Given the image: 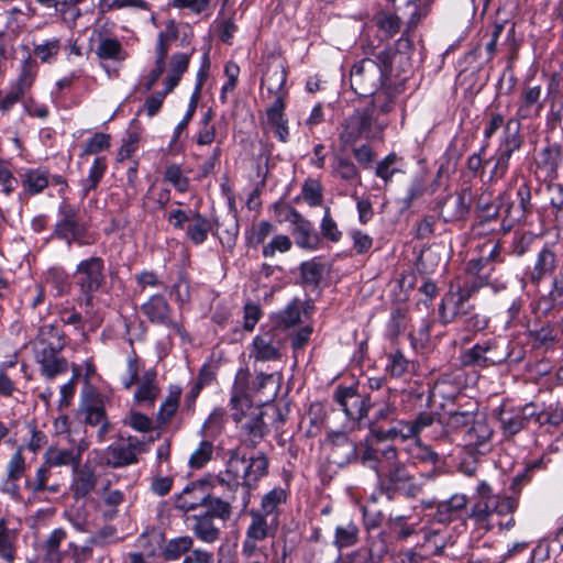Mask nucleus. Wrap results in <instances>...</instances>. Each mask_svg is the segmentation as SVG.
I'll use <instances>...</instances> for the list:
<instances>
[{"label":"nucleus","instance_id":"obj_61","mask_svg":"<svg viewBox=\"0 0 563 563\" xmlns=\"http://www.w3.org/2000/svg\"><path fill=\"white\" fill-rule=\"evenodd\" d=\"M399 157L391 153L387 155L383 161L377 164L376 167V176L382 178L385 181H389L393 176L399 172V168L396 167Z\"/></svg>","mask_w":563,"mask_h":563},{"label":"nucleus","instance_id":"obj_16","mask_svg":"<svg viewBox=\"0 0 563 563\" xmlns=\"http://www.w3.org/2000/svg\"><path fill=\"white\" fill-rule=\"evenodd\" d=\"M334 399L341 406L346 417L352 420H362L371 408L369 398L362 397L353 387L336 388Z\"/></svg>","mask_w":563,"mask_h":563},{"label":"nucleus","instance_id":"obj_1","mask_svg":"<svg viewBox=\"0 0 563 563\" xmlns=\"http://www.w3.org/2000/svg\"><path fill=\"white\" fill-rule=\"evenodd\" d=\"M65 342L60 331L54 325H43L38 330L34 354L40 364L41 374L47 379H53L68 369L67 361L59 356Z\"/></svg>","mask_w":563,"mask_h":563},{"label":"nucleus","instance_id":"obj_12","mask_svg":"<svg viewBox=\"0 0 563 563\" xmlns=\"http://www.w3.org/2000/svg\"><path fill=\"white\" fill-rule=\"evenodd\" d=\"M144 451L143 441L136 437H128L109 445L104 456L109 466L118 468L137 463V456Z\"/></svg>","mask_w":563,"mask_h":563},{"label":"nucleus","instance_id":"obj_15","mask_svg":"<svg viewBox=\"0 0 563 563\" xmlns=\"http://www.w3.org/2000/svg\"><path fill=\"white\" fill-rule=\"evenodd\" d=\"M79 411L84 416L87 424L92 427L100 426L98 437L102 440L110 429V423L106 417L103 400L93 390L84 391Z\"/></svg>","mask_w":563,"mask_h":563},{"label":"nucleus","instance_id":"obj_36","mask_svg":"<svg viewBox=\"0 0 563 563\" xmlns=\"http://www.w3.org/2000/svg\"><path fill=\"white\" fill-rule=\"evenodd\" d=\"M537 163L549 177L554 178L562 163L561 147L556 144L547 146L539 153Z\"/></svg>","mask_w":563,"mask_h":563},{"label":"nucleus","instance_id":"obj_4","mask_svg":"<svg viewBox=\"0 0 563 563\" xmlns=\"http://www.w3.org/2000/svg\"><path fill=\"white\" fill-rule=\"evenodd\" d=\"M520 126L517 120L506 123L498 148L485 161V167H489L487 181L496 183L506 175L511 155L522 145Z\"/></svg>","mask_w":563,"mask_h":563},{"label":"nucleus","instance_id":"obj_52","mask_svg":"<svg viewBox=\"0 0 563 563\" xmlns=\"http://www.w3.org/2000/svg\"><path fill=\"white\" fill-rule=\"evenodd\" d=\"M207 507L203 514H210L211 518H220L227 520L231 516V505L229 501L222 500L219 497L207 494L206 503L202 505Z\"/></svg>","mask_w":563,"mask_h":563},{"label":"nucleus","instance_id":"obj_32","mask_svg":"<svg viewBox=\"0 0 563 563\" xmlns=\"http://www.w3.org/2000/svg\"><path fill=\"white\" fill-rule=\"evenodd\" d=\"M49 185V173L43 168L27 169L22 178V186L26 194L38 195Z\"/></svg>","mask_w":563,"mask_h":563},{"label":"nucleus","instance_id":"obj_42","mask_svg":"<svg viewBox=\"0 0 563 563\" xmlns=\"http://www.w3.org/2000/svg\"><path fill=\"white\" fill-rule=\"evenodd\" d=\"M286 492L283 488H274L262 498L261 512L278 519V506L286 501Z\"/></svg>","mask_w":563,"mask_h":563},{"label":"nucleus","instance_id":"obj_37","mask_svg":"<svg viewBox=\"0 0 563 563\" xmlns=\"http://www.w3.org/2000/svg\"><path fill=\"white\" fill-rule=\"evenodd\" d=\"M506 31L504 36V44H507L510 48L514 47V33L515 26L514 23H508V21H504L500 23H495L493 26V31L490 34V40L486 43L485 49L487 52V58L490 59L496 53L498 40L501 37L503 33Z\"/></svg>","mask_w":563,"mask_h":563},{"label":"nucleus","instance_id":"obj_54","mask_svg":"<svg viewBox=\"0 0 563 563\" xmlns=\"http://www.w3.org/2000/svg\"><path fill=\"white\" fill-rule=\"evenodd\" d=\"M374 21L387 38L394 36L400 30V20L393 13L379 12L375 15Z\"/></svg>","mask_w":563,"mask_h":563},{"label":"nucleus","instance_id":"obj_38","mask_svg":"<svg viewBox=\"0 0 563 563\" xmlns=\"http://www.w3.org/2000/svg\"><path fill=\"white\" fill-rule=\"evenodd\" d=\"M301 321V301L297 298L292 299L282 311L275 317V325L280 329H289Z\"/></svg>","mask_w":563,"mask_h":563},{"label":"nucleus","instance_id":"obj_39","mask_svg":"<svg viewBox=\"0 0 563 563\" xmlns=\"http://www.w3.org/2000/svg\"><path fill=\"white\" fill-rule=\"evenodd\" d=\"M203 78H205V73L202 70H199L198 80H197L195 90L190 97L188 109L186 111V114L183 115V120L175 128L174 135H173V142L178 141L180 134L187 129L189 121L191 120V118L195 114L197 103H198V100L200 97V91H201L202 84H203Z\"/></svg>","mask_w":563,"mask_h":563},{"label":"nucleus","instance_id":"obj_25","mask_svg":"<svg viewBox=\"0 0 563 563\" xmlns=\"http://www.w3.org/2000/svg\"><path fill=\"white\" fill-rule=\"evenodd\" d=\"M18 538L19 530L11 527L7 519H0V559L2 561L15 560Z\"/></svg>","mask_w":563,"mask_h":563},{"label":"nucleus","instance_id":"obj_51","mask_svg":"<svg viewBox=\"0 0 563 563\" xmlns=\"http://www.w3.org/2000/svg\"><path fill=\"white\" fill-rule=\"evenodd\" d=\"M429 192L426 180L422 177H415L408 189L407 194L402 199V209H409L417 200H419L424 194ZM433 189L430 190V194Z\"/></svg>","mask_w":563,"mask_h":563},{"label":"nucleus","instance_id":"obj_29","mask_svg":"<svg viewBox=\"0 0 563 563\" xmlns=\"http://www.w3.org/2000/svg\"><path fill=\"white\" fill-rule=\"evenodd\" d=\"M62 49L60 38L58 37H49L44 38L38 42H33V51L32 54L34 56V60L38 59L43 64H52L56 62ZM32 59L33 57L30 56Z\"/></svg>","mask_w":563,"mask_h":563},{"label":"nucleus","instance_id":"obj_18","mask_svg":"<svg viewBox=\"0 0 563 563\" xmlns=\"http://www.w3.org/2000/svg\"><path fill=\"white\" fill-rule=\"evenodd\" d=\"M282 345V339L275 331L260 333L253 339L251 356L258 362L279 360Z\"/></svg>","mask_w":563,"mask_h":563},{"label":"nucleus","instance_id":"obj_46","mask_svg":"<svg viewBox=\"0 0 563 563\" xmlns=\"http://www.w3.org/2000/svg\"><path fill=\"white\" fill-rule=\"evenodd\" d=\"M65 538L66 532L63 529H55L44 542L45 558L49 563H59L62 561L58 548Z\"/></svg>","mask_w":563,"mask_h":563},{"label":"nucleus","instance_id":"obj_56","mask_svg":"<svg viewBox=\"0 0 563 563\" xmlns=\"http://www.w3.org/2000/svg\"><path fill=\"white\" fill-rule=\"evenodd\" d=\"M46 280L56 290L57 296L66 295L70 290L68 275L60 268H51L47 272Z\"/></svg>","mask_w":563,"mask_h":563},{"label":"nucleus","instance_id":"obj_13","mask_svg":"<svg viewBox=\"0 0 563 563\" xmlns=\"http://www.w3.org/2000/svg\"><path fill=\"white\" fill-rule=\"evenodd\" d=\"M396 9L400 10L405 7L408 12V29L396 42V51L400 54H407L412 49V40L410 37V30L415 29L420 20L428 14L431 0H391Z\"/></svg>","mask_w":563,"mask_h":563},{"label":"nucleus","instance_id":"obj_63","mask_svg":"<svg viewBox=\"0 0 563 563\" xmlns=\"http://www.w3.org/2000/svg\"><path fill=\"white\" fill-rule=\"evenodd\" d=\"M291 247V241L287 235L279 234L264 245L262 254L264 257H273L277 252L285 253Z\"/></svg>","mask_w":563,"mask_h":563},{"label":"nucleus","instance_id":"obj_2","mask_svg":"<svg viewBox=\"0 0 563 563\" xmlns=\"http://www.w3.org/2000/svg\"><path fill=\"white\" fill-rule=\"evenodd\" d=\"M232 418L240 426L242 441L255 448L268 432L264 422L265 411L253 406L244 393H234L231 397Z\"/></svg>","mask_w":563,"mask_h":563},{"label":"nucleus","instance_id":"obj_57","mask_svg":"<svg viewBox=\"0 0 563 563\" xmlns=\"http://www.w3.org/2000/svg\"><path fill=\"white\" fill-rule=\"evenodd\" d=\"M322 265L316 260L301 263L300 272L302 283L316 287L322 277Z\"/></svg>","mask_w":563,"mask_h":563},{"label":"nucleus","instance_id":"obj_60","mask_svg":"<svg viewBox=\"0 0 563 563\" xmlns=\"http://www.w3.org/2000/svg\"><path fill=\"white\" fill-rule=\"evenodd\" d=\"M321 234L324 239L331 242H339L342 238V232L339 230L336 222L330 213V209L325 208L324 216L320 223Z\"/></svg>","mask_w":563,"mask_h":563},{"label":"nucleus","instance_id":"obj_20","mask_svg":"<svg viewBox=\"0 0 563 563\" xmlns=\"http://www.w3.org/2000/svg\"><path fill=\"white\" fill-rule=\"evenodd\" d=\"M493 429L486 420L481 419L472 423L464 434V444L471 454H485L490 450Z\"/></svg>","mask_w":563,"mask_h":563},{"label":"nucleus","instance_id":"obj_64","mask_svg":"<svg viewBox=\"0 0 563 563\" xmlns=\"http://www.w3.org/2000/svg\"><path fill=\"white\" fill-rule=\"evenodd\" d=\"M109 146L110 135L106 133H96L87 141L81 155H95L108 150Z\"/></svg>","mask_w":563,"mask_h":563},{"label":"nucleus","instance_id":"obj_22","mask_svg":"<svg viewBox=\"0 0 563 563\" xmlns=\"http://www.w3.org/2000/svg\"><path fill=\"white\" fill-rule=\"evenodd\" d=\"M501 361L503 357H497L495 355L494 347L490 342L475 344L461 355V362L464 366L488 367L490 365L498 364Z\"/></svg>","mask_w":563,"mask_h":563},{"label":"nucleus","instance_id":"obj_11","mask_svg":"<svg viewBox=\"0 0 563 563\" xmlns=\"http://www.w3.org/2000/svg\"><path fill=\"white\" fill-rule=\"evenodd\" d=\"M37 62L30 56L21 60L18 77L11 82L8 92L0 101V108L3 112L9 111L31 90L37 77Z\"/></svg>","mask_w":563,"mask_h":563},{"label":"nucleus","instance_id":"obj_3","mask_svg":"<svg viewBox=\"0 0 563 563\" xmlns=\"http://www.w3.org/2000/svg\"><path fill=\"white\" fill-rule=\"evenodd\" d=\"M378 95L371 107L355 110L343 124L340 139L345 144L355 143L358 140H379L387 123L376 115L375 103L380 101Z\"/></svg>","mask_w":563,"mask_h":563},{"label":"nucleus","instance_id":"obj_49","mask_svg":"<svg viewBox=\"0 0 563 563\" xmlns=\"http://www.w3.org/2000/svg\"><path fill=\"white\" fill-rule=\"evenodd\" d=\"M266 124L274 131L275 136L283 143L288 141L289 128L284 112H266Z\"/></svg>","mask_w":563,"mask_h":563},{"label":"nucleus","instance_id":"obj_47","mask_svg":"<svg viewBox=\"0 0 563 563\" xmlns=\"http://www.w3.org/2000/svg\"><path fill=\"white\" fill-rule=\"evenodd\" d=\"M46 460L49 465L63 466L77 464L80 460V451L52 448L46 452Z\"/></svg>","mask_w":563,"mask_h":563},{"label":"nucleus","instance_id":"obj_6","mask_svg":"<svg viewBox=\"0 0 563 563\" xmlns=\"http://www.w3.org/2000/svg\"><path fill=\"white\" fill-rule=\"evenodd\" d=\"M75 283L85 297L86 305H91L96 292L106 285V264L100 256H90L80 261L74 272Z\"/></svg>","mask_w":563,"mask_h":563},{"label":"nucleus","instance_id":"obj_23","mask_svg":"<svg viewBox=\"0 0 563 563\" xmlns=\"http://www.w3.org/2000/svg\"><path fill=\"white\" fill-rule=\"evenodd\" d=\"M540 98V86L526 88L520 96L516 118H511L510 120H517L518 123L520 124V120L538 117L543 108Z\"/></svg>","mask_w":563,"mask_h":563},{"label":"nucleus","instance_id":"obj_24","mask_svg":"<svg viewBox=\"0 0 563 563\" xmlns=\"http://www.w3.org/2000/svg\"><path fill=\"white\" fill-rule=\"evenodd\" d=\"M250 516L251 523L246 530V534H249L250 538L263 541L275 533L278 519L268 517L258 510H251Z\"/></svg>","mask_w":563,"mask_h":563},{"label":"nucleus","instance_id":"obj_48","mask_svg":"<svg viewBox=\"0 0 563 563\" xmlns=\"http://www.w3.org/2000/svg\"><path fill=\"white\" fill-rule=\"evenodd\" d=\"M163 178L179 192H186L189 189V178L177 164L168 165L165 168Z\"/></svg>","mask_w":563,"mask_h":563},{"label":"nucleus","instance_id":"obj_31","mask_svg":"<svg viewBox=\"0 0 563 563\" xmlns=\"http://www.w3.org/2000/svg\"><path fill=\"white\" fill-rule=\"evenodd\" d=\"M466 299H464L459 291L451 290L444 297L440 311L441 316L444 319V322H450L454 318L459 316H464L467 313V309L465 308Z\"/></svg>","mask_w":563,"mask_h":563},{"label":"nucleus","instance_id":"obj_19","mask_svg":"<svg viewBox=\"0 0 563 563\" xmlns=\"http://www.w3.org/2000/svg\"><path fill=\"white\" fill-rule=\"evenodd\" d=\"M470 190H463L452 195L439 202V213L445 222L459 221L466 218L471 205Z\"/></svg>","mask_w":563,"mask_h":563},{"label":"nucleus","instance_id":"obj_10","mask_svg":"<svg viewBox=\"0 0 563 563\" xmlns=\"http://www.w3.org/2000/svg\"><path fill=\"white\" fill-rule=\"evenodd\" d=\"M384 77L382 66L376 60L364 58L355 63L350 71L351 88L358 96H372L382 86Z\"/></svg>","mask_w":563,"mask_h":563},{"label":"nucleus","instance_id":"obj_26","mask_svg":"<svg viewBox=\"0 0 563 563\" xmlns=\"http://www.w3.org/2000/svg\"><path fill=\"white\" fill-rule=\"evenodd\" d=\"M189 520L192 521V531L202 542L213 543L219 539L220 530L214 526L210 514L194 515Z\"/></svg>","mask_w":563,"mask_h":563},{"label":"nucleus","instance_id":"obj_14","mask_svg":"<svg viewBox=\"0 0 563 563\" xmlns=\"http://www.w3.org/2000/svg\"><path fill=\"white\" fill-rule=\"evenodd\" d=\"M285 220L294 225L292 235L298 247L309 251H317L320 247L321 238L313 224L296 209L288 208Z\"/></svg>","mask_w":563,"mask_h":563},{"label":"nucleus","instance_id":"obj_45","mask_svg":"<svg viewBox=\"0 0 563 563\" xmlns=\"http://www.w3.org/2000/svg\"><path fill=\"white\" fill-rule=\"evenodd\" d=\"M213 455V443L210 440H201L198 446L191 453L188 465L192 470L203 467Z\"/></svg>","mask_w":563,"mask_h":563},{"label":"nucleus","instance_id":"obj_55","mask_svg":"<svg viewBox=\"0 0 563 563\" xmlns=\"http://www.w3.org/2000/svg\"><path fill=\"white\" fill-rule=\"evenodd\" d=\"M273 224L267 221H261L253 224L246 233V240L250 246L257 247L263 244L268 235L273 232Z\"/></svg>","mask_w":563,"mask_h":563},{"label":"nucleus","instance_id":"obj_50","mask_svg":"<svg viewBox=\"0 0 563 563\" xmlns=\"http://www.w3.org/2000/svg\"><path fill=\"white\" fill-rule=\"evenodd\" d=\"M95 485L96 477L93 472L88 467H84L76 475L74 493L77 497H85L93 489Z\"/></svg>","mask_w":563,"mask_h":563},{"label":"nucleus","instance_id":"obj_21","mask_svg":"<svg viewBox=\"0 0 563 563\" xmlns=\"http://www.w3.org/2000/svg\"><path fill=\"white\" fill-rule=\"evenodd\" d=\"M384 459V468H387L386 478L388 481V489L397 490L410 474L406 466L397 462V450L394 446H387L382 452Z\"/></svg>","mask_w":563,"mask_h":563},{"label":"nucleus","instance_id":"obj_34","mask_svg":"<svg viewBox=\"0 0 563 563\" xmlns=\"http://www.w3.org/2000/svg\"><path fill=\"white\" fill-rule=\"evenodd\" d=\"M101 60L123 62L128 54L121 43L114 37H101L95 51Z\"/></svg>","mask_w":563,"mask_h":563},{"label":"nucleus","instance_id":"obj_58","mask_svg":"<svg viewBox=\"0 0 563 563\" xmlns=\"http://www.w3.org/2000/svg\"><path fill=\"white\" fill-rule=\"evenodd\" d=\"M180 391L169 394L159 407L157 420L161 424H167L178 409Z\"/></svg>","mask_w":563,"mask_h":563},{"label":"nucleus","instance_id":"obj_40","mask_svg":"<svg viewBox=\"0 0 563 563\" xmlns=\"http://www.w3.org/2000/svg\"><path fill=\"white\" fill-rule=\"evenodd\" d=\"M107 170L104 157H96L89 169L88 176L81 180V198H86L91 190H95Z\"/></svg>","mask_w":563,"mask_h":563},{"label":"nucleus","instance_id":"obj_27","mask_svg":"<svg viewBox=\"0 0 563 563\" xmlns=\"http://www.w3.org/2000/svg\"><path fill=\"white\" fill-rule=\"evenodd\" d=\"M498 421L505 437H514L527 428L518 407L501 406L498 412Z\"/></svg>","mask_w":563,"mask_h":563},{"label":"nucleus","instance_id":"obj_30","mask_svg":"<svg viewBox=\"0 0 563 563\" xmlns=\"http://www.w3.org/2000/svg\"><path fill=\"white\" fill-rule=\"evenodd\" d=\"M555 267L556 256L554 252L550 247L544 246L538 253L534 266L530 273V280L536 285L539 284L543 277L553 273Z\"/></svg>","mask_w":563,"mask_h":563},{"label":"nucleus","instance_id":"obj_53","mask_svg":"<svg viewBox=\"0 0 563 563\" xmlns=\"http://www.w3.org/2000/svg\"><path fill=\"white\" fill-rule=\"evenodd\" d=\"M192 547L190 537H178L169 540L164 549V556L167 560H177Z\"/></svg>","mask_w":563,"mask_h":563},{"label":"nucleus","instance_id":"obj_8","mask_svg":"<svg viewBox=\"0 0 563 563\" xmlns=\"http://www.w3.org/2000/svg\"><path fill=\"white\" fill-rule=\"evenodd\" d=\"M60 219L56 222L54 234L67 242L68 245L76 243L79 246L89 245L93 240L87 234L86 225L79 220V209L63 202L59 206Z\"/></svg>","mask_w":563,"mask_h":563},{"label":"nucleus","instance_id":"obj_28","mask_svg":"<svg viewBox=\"0 0 563 563\" xmlns=\"http://www.w3.org/2000/svg\"><path fill=\"white\" fill-rule=\"evenodd\" d=\"M467 498L463 494H455L450 499L439 503L434 519L440 523H448L457 517L466 507Z\"/></svg>","mask_w":563,"mask_h":563},{"label":"nucleus","instance_id":"obj_62","mask_svg":"<svg viewBox=\"0 0 563 563\" xmlns=\"http://www.w3.org/2000/svg\"><path fill=\"white\" fill-rule=\"evenodd\" d=\"M302 197L309 206H320L322 202V187L320 183L312 179L307 180L302 186Z\"/></svg>","mask_w":563,"mask_h":563},{"label":"nucleus","instance_id":"obj_59","mask_svg":"<svg viewBox=\"0 0 563 563\" xmlns=\"http://www.w3.org/2000/svg\"><path fill=\"white\" fill-rule=\"evenodd\" d=\"M124 500V494L119 489H106L102 495V505L106 507L103 514L107 518L112 519L118 512V506Z\"/></svg>","mask_w":563,"mask_h":563},{"label":"nucleus","instance_id":"obj_17","mask_svg":"<svg viewBox=\"0 0 563 563\" xmlns=\"http://www.w3.org/2000/svg\"><path fill=\"white\" fill-rule=\"evenodd\" d=\"M228 460L225 463V470L220 472L217 476V482L228 487L230 492H236L243 484L240 479H243V473L246 468V460L244 455L240 454L239 449H231L227 452Z\"/></svg>","mask_w":563,"mask_h":563},{"label":"nucleus","instance_id":"obj_5","mask_svg":"<svg viewBox=\"0 0 563 563\" xmlns=\"http://www.w3.org/2000/svg\"><path fill=\"white\" fill-rule=\"evenodd\" d=\"M166 219L174 229L184 230L186 239L195 245L202 244L213 230L210 219L190 208L170 209L166 213Z\"/></svg>","mask_w":563,"mask_h":563},{"label":"nucleus","instance_id":"obj_9","mask_svg":"<svg viewBox=\"0 0 563 563\" xmlns=\"http://www.w3.org/2000/svg\"><path fill=\"white\" fill-rule=\"evenodd\" d=\"M142 313L147 320L168 330V335H178L180 339L188 338L180 321L173 318V309L163 295H153L141 306Z\"/></svg>","mask_w":563,"mask_h":563},{"label":"nucleus","instance_id":"obj_44","mask_svg":"<svg viewBox=\"0 0 563 563\" xmlns=\"http://www.w3.org/2000/svg\"><path fill=\"white\" fill-rule=\"evenodd\" d=\"M287 74L285 69L277 65L272 67L262 77V85L266 86L268 92H286L284 89Z\"/></svg>","mask_w":563,"mask_h":563},{"label":"nucleus","instance_id":"obj_35","mask_svg":"<svg viewBox=\"0 0 563 563\" xmlns=\"http://www.w3.org/2000/svg\"><path fill=\"white\" fill-rule=\"evenodd\" d=\"M207 494L201 486H187L178 495L176 507L184 511L195 510L206 503Z\"/></svg>","mask_w":563,"mask_h":563},{"label":"nucleus","instance_id":"obj_43","mask_svg":"<svg viewBox=\"0 0 563 563\" xmlns=\"http://www.w3.org/2000/svg\"><path fill=\"white\" fill-rule=\"evenodd\" d=\"M158 394L159 389L155 383L154 375L146 374L134 394V399L139 404L152 405Z\"/></svg>","mask_w":563,"mask_h":563},{"label":"nucleus","instance_id":"obj_41","mask_svg":"<svg viewBox=\"0 0 563 563\" xmlns=\"http://www.w3.org/2000/svg\"><path fill=\"white\" fill-rule=\"evenodd\" d=\"M358 532L357 526L353 522L338 526L334 532L333 544L338 548L339 552L344 548L353 547L358 541Z\"/></svg>","mask_w":563,"mask_h":563},{"label":"nucleus","instance_id":"obj_33","mask_svg":"<svg viewBox=\"0 0 563 563\" xmlns=\"http://www.w3.org/2000/svg\"><path fill=\"white\" fill-rule=\"evenodd\" d=\"M267 468L268 460L263 453L252 456L249 462L246 461L245 473H243V486L247 488L253 487L260 478L267 474Z\"/></svg>","mask_w":563,"mask_h":563},{"label":"nucleus","instance_id":"obj_7","mask_svg":"<svg viewBox=\"0 0 563 563\" xmlns=\"http://www.w3.org/2000/svg\"><path fill=\"white\" fill-rule=\"evenodd\" d=\"M517 501L514 497L478 498L471 508L468 518L478 529L489 531L495 527L494 517L514 514Z\"/></svg>","mask_w":563,"mask_h":563}]
</instances>
